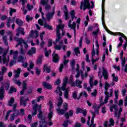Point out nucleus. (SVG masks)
Segmentation results:
<instances>
[{"label": "nucleus", "instance_id": "obj_1", "mask_svg": "<svg viewBox=\"0 0 127 127\" xmlns=\"http://www.w3.org/2000/svg\"><path fill=\"white\" fill-rule=\"evenodd\" d=\"M70 16L71 17V20L70 19L68 22V27L71 28V29H73L74 33V37H76V22H73L72 24H71L72 21L74 20V18L75 19H77V17L75 16V11L73 10H71L70 12Z\"/></svg>", "mask_w": 127, "mask_h": 127}, {"label": "nucleus", "instance_id": "obj_2", "mask_svg": "<svg viewBox=\"0 0 127 127\" xmlns=\"http://www.w3.org/2000/svg\"><path fill=\"white\" fill-rule=\"evenodd\" d=\"M65 27L64 25H62L61 23H60L57 26L56 29V31L57 33V38L56 39V44L58 43L60 41V39H61V33H60V29L63 31V28Z\"/></svg>", "mask_w": 127, "mask_h": 127}, {"label": "nucleus", "instance_id": "obj_3", "mask_svg": "<svg viewBox=\"0 0 127 127\" xmlns=\"http://www.w3.org/2000/svg\"><path fill=\"white\" fill-rule=\"evenodd\" d=\"M105 0H102V23L105 30H106V31L108 32V33H110V34H112L113 32L110 31V30H109L108 28H107V27L105 26V15L104 14V12H105Z\"/></svg>", "mask_w": 127, "mask_h": 127}, {"label": "nucleus", "instance_id": "obj_4", "mask_svg": "<svg viewBox=\"0 0 127 127\" xmlns=\"http://www.w3.org/2000/svg\"><path fill=\"white\" fill-rule=\"evenodd\" d=\"M83 6V10H86L87 8L90 9L91 8V4L89 0H84V1H82L80 4V9H82Z\"/></svg>", "mask_w": 127, "mask_h": 127}, {"label": "nucleus", "instance_id": "obj_5", "mask_svg": "<svg viewBox=\"0 0 127 127\" xmlns=\"http://www.w3.org/2000/svg\"><path fill=\"white\" fill-rule=\"evenodd\" d=\"M105 95H106L105 98L104 99L105 101V103L107 104V103H108V100H109V98H110V97H112V96H113V93L114 92V91L113 90V89H110V93H109V92H108V90L109 89V87H105Z\"/></svg>", "mask_w": 127, "mask_h": 127}, {"label": "nucleus", "instance_id": "obj_6", "mask_svg": "<svg viewBox=\"0 0 127 127\" xmlns=\"http://www.w3.org/2000/svg\"><path fill=\"white\" fill-rule=\"evenodd\" d=\"M6 55V52H4L2 55V62L1 61V57H0V63H3V64H5V66H7L8 65V62H9V60L5 58V56Z\"/></svg>", "mask_w": 127, "mask_h": 127}, {"label": "nucleus", "instance_id": "obj_7", "mask_svg": "<svg viewBox=\"0 0 127 127\" xmlns=\"http://www.w3.org/2000/svg\"><path fill=\"white\" fill-rule=\"evenodd\" d=\"M35 100H33L32 101V106L33 107V112L32 113V116H35L36 114H37V108L38 107V105L37 104H35Z\"/></svg>", "mask_w": 127, "mask_h": 127}, {"label": "nucleus", "instance_id": "obj_8", "mask_svg": "<svg viewBox=\"0 0 127 127\" xmlns=\"http://www.w3.org/2000/svg\"><path fill=\"white\" fill-rule=\"evenodd\" d=\"M113 109H114V110H115V117H117L118 120V119H120V116H121V115H119L118 116V113H117V111H118V110H119V109L118 108V105L115 104L114 105L111 106H110V111L111 112H114Z\"/></svg>", "mask_w": 127, "mask_h": 127}, {"label": "nucleus", "instance_id": "obj_9", "mask_svg": "<svg viewBox=\"0 0 127 127\" xmlns=\"http://www.w3.org/2000/svg\"><path fill=\"white\" fill-rule=\"evenodd\" d=\"M104 104H106L104 102L100 104L99 105H98L96 104H94L93 105V109L94 110L96 114H97L98 115H99V109H100L101 108V107H102V106H103V105H104Z\"/></svg>", "mask_w": 127, "mask_h": 127}, {"label": "nucleus", "instance_id": "obj_10", "mask_svg": "<svg viewBox=\"0 0 127 127\" xmlns=\"http://www.w3.org/2000/svg\"><path fill=\"white\" fill-rule=\"evenodd\" d=\"M103 76L104 77V79L105 80H108L109 79V74L108 73V71H107L106 69L104 68L103 70V74L102 75H100L99 78L100 80L102 79Z\"/></svg>", "mask_w": 127, "mask_h": 127}, {"label": "nucleus", "instance_id": "obj_11", "mask_svg": "<svg viewBox=\"0 0 127 127\" xmlns=\"http://www.w3.org/2000/svg\"><path fill=\"white\" fill-rule=\"evenodd\" d=\"M109 122L111 124H108V121H105L104 123V127H111V126H114L115 125V120L113 118L109 119Z\"/></svg>", "mask_w": 127, "mask_h": 127}, {"label": "nucleus", "instance_id": "obj_12", "mask_svg": "<svg viewBox=\"0 0 127 127\" xmlns=\"http://www.w3.org/2000/svg\"><path fill=\"white\" fill-rule=\"evenodd\" d=\"M95 55H96V52H95V48H94V46H93V50H92V59L91 60L93 64H94V63L99 61V60L100 59V58H97V59H96L95 60V59H94V57Z\"/></svg>", "mask_w": 127, "mask_h": 127}, {"label": "nucleus", "instance_id": "obj_13", "mask_svg": "<svg viewBox=\"0 0 127 127\" xmlns=\"http://www.w3.org/2000/svg\"><path fill=\"white\" fill-rule=\"evenodd\" d=\"M121 61H122V70H124L125 72L127 73V64H126V57H124V60H121Z\"/></svg>", "mask_w": 127, "mask_h": 127}, {"label": "nucleus", "instance_id": "obj_14", "mask_svg": "<svg viewBox=\"0 0 127 127\" xmlns=\"http://www.w3.org/2000/svg\"><path fill=\"white\" fill-rule=\"evenodd\" d=\"M28 100V98L24 100V97H21L20 99V106H23V107H26V102H27V101Z\"/></svg>", "mask_w": 127, "mask_h": 127}, {"label": "nucleus", "instance_id": "obj_15", "mask_svg": "<svg viewBox=\"0 0 127 127\" xmlns=\"http://www.w3.org/2000/svg\"><path fill=\"white\" fill-rule=\"evenodd\" d=\"M42 85H43L45 89H47L48 90H51L52 89V85L47 82H43Z\"/></svg>", "mask_w": 127, "mask_h": 127}, {"label": "nucleus", "instance_id": "obj_16", "mask_svg": "<svg viewBox=\"0 0 127 127\" xmlns=\"http://www.w3.org/2000/svg\"><path fill=\"white\" fill-rule=\"evenodd\" d=\"M53 117V113L52 112H50L48 116V119H49L48 122H47V124L49 126H53V123H52V121H51V119H52Z\"/></svg>", "mask_w": 127, "mask_h": 127}, {"label": "nucleus", "instance_id": "obj_17", "mask_svg": "<svg viewBox=\"0 0 127 127\" xmlns=\"http://www.w3.org/2000/svg\"><path fill=\"white\" fill-rule=\"evenodd\" d=\"M16 17V16H14L13 17L12 19H11V18H10V17L7 18L6 20V26H7V27H9V26H10V22H13L15 20Z\"/></svg>", "mask_w": 127, "mask_h": 127}, {"label": "nucleus", "instance_id": "obj_18", "mask_svg": "<svg viewBox=\"0 0 127 127\" xmlns=\"http://www.w3.org/2000/svg\"><path fill=\"white\" fill-rule=\"evenodd\" d=\"M52 56L53 62H54V63H58V62H59V57L58 55L55 54V51L54 52Z\"/></svg>", "mask_w": 127, "mask_h": 127}, {"label": "nucleus", "instance_id": "obj_19", "mask_svg": "<svg viewBox=\"0 0 127 127\" xmlns=\"http://www.w3.org/2000/svg\"><path fill=\"white\" fill-rule=\"evenodd\" d=\"M64 19L65 20H68L69 18H70V16L69 15V14H68V9H67V6L65 5L64 6Z\"/></svg>", "mask_w": 127, "mask_h": 127}, {"label": "nucleus", "instance_id": "obj_20", "mask_svg": "<svg viewBox=\"0 0 127 127\" xmlns=\"http://www.w3.org/2000/svg\"><path fill=\"white\" fill-rule=\"evenodd\" d=\"M55 13L54 12H50L49 11H48L46 14V18L47 20L49 21H50L51 19H52L53 17V15H54Z\"/></svg>", "mask_w": 127, "mask_h": 127}, {"label": "nucleus", "instance_id": "obj_21", "mask_svg": "<svg viewBox=\"0 0 127 127\" xmlns=\"http://www.w3.org/2000/svg\"><path fill=\"white\" fill-rule=\"evenodd\" d=\"M4 88L3 87V85H2L0 87V100H2L3 99V97H4Z\"/></svg>", "mask_w": 127, "mask_h": 127}, {"label": "nucleus", "instance_id": "obj_22", "mask_svg": "<svg viewBox=\"0 0 127 127\" xmlns=\"http://www.w3.org/2000/svg\"><path fill=\"white\" fill-rule=\"evenodd\" d=\"M35 52H36V49L34 47H32L31 49L27 52V54L29 56H32L33 54H35Z\"/></svg>", "mask_w": 127, "mask_h": 127}, {"label": "nucleus", "instance_id": "obj_23", "mask_svg": "<svg viewBox=\"0 0 127 127\" xmlns=\"http://www.w3.org/2000/svg\"><path fill=\"white\" fill-rule=\"evenodd\" d=\"M15 41H16V42H18L16 45V47H18L19 45H21V44H22V42H23V39H22V38H19L16 37L15 38Z\"/></svg>", "mask_w": 127, "mask_h": 127}, {"label": "nucleus", "instance_id": "obj_24", "mask_svg": "<svg viewBox=\"0 0 127 127\" xmlns=\"http://www.w3.org/2000/svg\"><path fill=\"white\" fill-rule=\"evenodd\" d=\"M79 113H81L83 114V115L84 117H86V116H87V110H84L81 108H77V111H76V114H79Z\"/></svg>", "mask_w": 127, "mask_h": 127}, {"label": "nucleus", "instance_id": "obj_25", "mask_svg": "<svg viewBox=\"0 0 127 127\" xmlns=\"http://www.w3.org/2000/svg\"><path fill=\"white\" fill-rule=\"evenodd\" d=\"M20 72H21V69L20 68H18L16 70L14 71V73H15L14 77L15 79L19 77Z\"/></svg>", "mask_w": 127, "mask_h": 127}, {"label": "nucleus", "instance_id": "obj_26", "mask_svg": "<svg viewBox=\"0 0 127 127\" xmlns=\"http://www.w3.org/2000/svg\"><path fill=\"white\" fill-rule=\"evenodd\" d=\"M37 36H38V31L36 30H35L34 32L33 31H31V34L30 35L29 37H33V38H37Z\"/></svg>", "mask_w": 127, "mask_h": 127}, {"label": "nucleus", "instance_id": "obj_27", "mask_svg": "<svg viewBox=\"0 0 127 127\" xmlns=\"http://www.w3.org/2000/svg\"><path fill=\"white\" fill-rule=\"evenodd\" d=\"M42 58H43V55L39 56L36 62V64L38 66H40L41 65V64L42 63Z\"/></svg>", "mask_w": 127, "mask_h": 127}, {"label": "nucleus", "instance_id": "obj_28", "mask_svg": "<svg viewBox=\"0 0 127 127\" xmlns=\"http://www.w3.org/2000/svg\"><path fill=\"white\" fill-rule=\"evenodd\" d=\"M55 93H56V94H58V93H60L59 96L60 97H62V95H63V93L61 91V88H60V86H59L57 87L56 90L55 91Z\"/></svg>", "mask_w": 127, "mask_h": 127}, {"label": "nucleus", "instance_id": "obj_29", "mask_svg": "<svg viewBox=\"0 0 127 127\" xmlns=\"http://www.w3.org/2000/svg\"><path fill=\"white\" fill-rule=\"evenodd\" d=\"M38 112H39V114L38 115V119H39L40 121L45 120V117H43L42 111H40V110H39V111H38Z\"/></svg>", "mask_w": 127, "mask_h": 127}, {"label": "nucleus", "instance_id": "obj_30", "mask_svg": "<svg viewBox=\"0 0 127 127\" xmlns=\"http://www.w3.org/2000/svg\"><path fill=\"white\" fill-rule=\"evenodd\" d=\"M75 83L76 87H78L80 89L82 88V85H81V84L82 83V80H80L79 79H77L75 80Z\"/></svg>", "mask_w": 127, "mask_h": 127}, {"label": "nucleus", "instance_id": "obj_31", "mask_svg": "<svg viewBox=\"0 0 127 127\" xmlns=\"http://www.w3.org/2000/svg\"><path fill=\"white\" fill-rule=\"evenodd\" d=\"M39 126L40 127H47L45 120H40Z\"/></svg>", "mask_w": 127, "mask_h": 127}, {"label": "nucleus", "instance_id": "obj_32", "mask_svg": "<svg viewBox=\"0 0 127 127\" xmlns=\"http://www.w3.org/2000/svg\"><path fill=\"white\" fill-rule=\"evenodd\" d=\"M17 32L21 34L22 35H24L25 34V32H24V29L21 27H19L17 29Z\"/></svg>", "mask_w": 127, "mask_h": 127}, {"label": "nucleus", "instance_id": "obj_33", "mask_svg": "<svg viewBox=\"0 0 127 127\" xmlns=\"http://www.w3.org/2000/svg\"><path fill=\"white\" fill-rule=\"evenodd\" d=\"M44 72H45V71H47V73H50V72H51V69L50 68V66H47V65L45 64L44 65Z\"/></svg>", "mask_w": 127, "mask_h": 127}, {"label": "nucleus", "instance_id": "obj_34", "mask_svg": "<svg viewBox=\"0 0 127 127\" xmlns=\"http://www.w3.org/2000/svg\"><path fill=\"white\" fill-rule=\"evenodd\" d=\"M58 104H57V106L59 108H60V107H61V106H62V104H63V99H62V97H60L58 99Z\"/></svg>", "mask_w": 127, "mask_h": 127}, {"label": "nucleus", "instance_id": "obj_35", "mask_svg": "<svg viewBox=\"0 0 127 127\" xmlns=\"http://www.w3.org/2000/svg\"><path fill=\"white\" fill-rule=\"evenodd\" d=\"M69 116L72 117L73 116V110L69 111V114L68 113H66L64 114V116L66 117L67 120H69Z\"/></svg>", "mask_w": 127, "mask_h": 127}, {"label": "nucleus", "instance_id": "obj_36", "mask_svg": "<svg viewBox=\"0 0 127 127\" xmlns=\"http://www.w3.org/2000/svg\"><path fill=\"white\" fill-rule=\"evenodd\" d=\"M12 80L13 82H14V83L16 85H18L19 87H20V86H21V82L20 81V80H17L15 78H13Z\"/></svg>", "mask_w": 127, "mask_h": 127}, {"label": "nucleus", "instance_id": "obj_37", "mask_svg": "<svg viewBox=\"0 0 127 127\" xmlns=\"http://www.w3.org/2000/svg\"><path fill=\"white\" fill-rule=\"evenodd\" d=\"M16 23L19 26L21 27L22 25H23V21L20 20V19L17 18L16 19Z\"/></svg>", "mask_w": 127, "mask_h": 127}, {"label": "nucleus", "instance_id": "obj_38", "mask_svg": "<svg viewBox=\"0 0 127 127\" xmlns=\"http://www.w3.org/2000/svg\"><path fill=\"white\" fill-rule=\"evenodd\" d=\"M53 44L55 45V49L56 50H61V48H62V46L60 45H57L55 42H53Z\"/></svg>", "mask_w": 127, "mask_h": 127}, {"label": "nucleus", "instance_id": "obj_39", "mask_svg": "<svg viewBox=\"0 0 127 127\" xmlns=\"http://www.w3.org/2000/svg\"><path fill=\"white\" fill-rule=\"evenodd\" d=\"M82 96H84V97H85V98H87V97H88V94H87V93H86V92L83 91L81 93H80L78 99L77 98V100H80V99L81 98V97H82Z\"/></svg>", "mask_w": 127, "mask_h": 127}, {"label": "nucleus", "instance_id": "obj_40", "mask_svg": "<svg viewBox=\"0 0 127 127\" xmlns=\"http://www.w3.org/2000/svg\"><path fill=\"white\" fill-rule=\"evenodd\" d=\"M75 63H76L75 60H72L70 61V66L73 70H75Z\"/></svg>", "mask_w": 127, "mask_h": 127}, {"label": "nucleus", "instance_id": "obj_41", "mask_svg": "<svg viewBox=\"0 0 127 127\" xmlns=\"http://www.w3.org/2000/svg\"><path fill=\"white\" fill-rule=\"evenodd\" d=\"M80 73H81L82 80H84V77H87L88 76V72L87 71H85V72L84 73H84H83V70H81Z\"/></svg>", "mask_w": 127, "mask_h": 127}, {"label": "nucleus", "instance_id": "obj_42", "mask_svg": "<svg viewBox=\"0 0 127 127\" xmlns=\"http://www.w3.org/2000/svg\"><path fill=\"white\" fill-rule=\"evenodd\" d=\"M57 111L58 114H60L61 115H64L65 112H66L64 109H61L60 108L57 109Z\"/></svg>", "mask_w": 127, "mask_h": 127}, {"label": "nucleus", "instance_id": "obj_43", "mask_svg": "<svg viewBox=\"0 0 127 127\" xmlns=\"http://www.w3.org/2000/svg\"><path fill=\"white\" fill-rule=\"evenodd\" d=\"M14 103V98L11 97L10 100L8 101V105L10 107H12V104Z\"/></svg>", "mask_w": 127, "mask_h": 127}, {"label": "nucleus", "instance_id": "obj_44", "mask_svg": "<svg viewBox=\"0 0 127 127\" xmlns=\"http://www.w3.org/2000/svg\"><path fill=\"white\" fill-rule=\"evenodd\" d=\"M48 1H49V0H41V4L42 5H46L48 4Z\"/></svg>", "mask_w": 127, "mask_h": 127}, {"label": "nucleus", "instance_id": "obj_45", "mask_svg": "<svg viewBox=\"0 0 127 127\" xmlns=\"http://www.w3.org/2000/svg\"><path fill=\"white\" fill-rule=\"evenodd\" d=\"M2 39L5 45H8V43H7V37L6 36H3Z\"/></svg>", "mask_w": 127, "mask_h": 127}, {"label": "nucleus", "instance_id": "obj_46", "mask_svg": "<svg viewBox=\"0 0 127 127\" xmlns=\"http://www.w3.org/2000/svg\"><path fill=\"white\" fill-rule=\"evenodd\" d=\"M13 92H16V88L13 87V86H11L9 91V94H12Z\"/></svg>", "mask_w": 127, "mask_h": 127}, {"label": "nucleus", "instance_id": "obj_47", "mask_svg": "<svg viewBox=\"0 0 127 127\" xmlns=\"http://www.w3.org/2000/svg\"><path fill=\"white\" fill-rule=\"evenodd\" d=\"M19 53L20 55H24L25 54V51L23 50V47H22L19 50Z\"/></svg>", "mask_w": 127, "mask_h": 127}, {"label": "nucleus", "instance_id": "obj_48", "mask_svg": "<svg viewBox=\"0 0 127 127\" xmlns=\"http://www.w3.org/2000/svg\"><path fill=\"white\" fill-rule=\"evenodd\" d=\"M22 87V90L24 91H25L27 88V84H26V82H25V81H23Z\"/></svg>", "mask_w": 127, "mask_h": 127}, {"label": "nucleus", "instance_id": "obj_49", "mask_svg": "<svg viewBox=\"0 0 127 127\" xmlns=\"http://www.w3.org/2000/svg\"><path fill=\"white\" fill-rule=\"evenodd\" d=\"M68 124H71V122L69 120H66L64 122V123L63 124V127H68Z\"/></svg>", "mask_w": 127, "mask_h": 127}, {"label": "nucleus", "instance_id": "obj_50", "mask_svg": "<svg viewBox=\"0 0 127 127\" xmlns=\"http://www.w3.org/2000/svg\"><path fill=\"white\" fill-rule=\"evenodd\" d=\"M64 97L65 98V99H68V95H69V90L68 89H66L64 91Z\"/></svg>", "mask_w": 127, "mask_h": 127}, {"label": "nucleus", "instance_id": "obj_51", "mask_svg": "<svg viewBox=\"0 0 127 127\" xmlns=\"http://www.w3.org/2000/svg\"><path fill=\"white\" fill-rule=\"evenodd\" d=\"M96 47L97 49H96V55H99V47H100V45H99V43L98 42V41H96L95 42Z\"/></svg>", "mask_w": 127, "mask_h": 127}, {"label": "nucleus", "instance_id": "obj_52", "mask_svg": "<svg viewBox=\"0 0 127 127\" xmlns=\"http://www.w3.org/2000/svg\"><path fill=\"white\" fill-rule=\"evenodd\" d=\"M44 27L45 28H47L49 30H52V27L46 23H44Z\"/></svg>", "mask_w": 127, "mask_h": 127}, {"label": "nucleus", "instance_id": "obj_53", "mask_svg": "<svg viewBox=\"0 0 127 127\" xmlns=\"http://www.w3.org/2000/svg\"><path fill=\"white\" fill-rule=\"evenodd\" d=\"M112 76L113 77V80L115 82H118L119 81V77L116 76L115 73L112 74Z\"/></svg>", "mask_w": 127, "mask_h": 127}, {"label": "nucleus", "instance_id": "obj_54", "mask_svg": "<svg viewBox=\"0 0 127 127\" xmlns=\"http://www.w3.org/2000/svg\"><path fill=\"white\" fill-rule=\"evenodd\" d=\"M39 10L40 11V12H41V14H42V18L43 19V20H45V18L44 17V13H43V12H42V7H40Z\"/></svg>", "mask_w": 127, "mask_h": 127}, {"label": "nucleus", "instance_id": "obj_55", "mask_svg": "<svg viewBox=\"0 0 127 127\" xmlns=\"http://www.w3.org/2000/svg\"><path fill=\"white\" fill-rule=\"evenodd\" d=\"M13 12H16V9L10 8L9 11V14L10 16H12V13H13Z\"/></svg>", "mask_w": 127, "mask_h": 127}, {"label": "nucleus", "instance_id": "obj_56", "mask_svg": "<svg viewBox=\"0 0 127 127\" xmlns=\"http://www.w3.org/2000/svg\"><path fill=\"white\" fill-rule=\"evenodd\" d=\"M67 84H68V77H65L64 79V83L63 84L64 86H67Z\"/></svg>", "mask_w": 127, "mask_h": 127}, {"label": "nucleus", "instance_id": "obj_57", "mask_svg": "<svg viewBox=\"0 0 127 127\" xmlns=\"http://www.w3.org/2000/svg\"><path fill=\"white\" fill-rule=\"evenodd\" d=\"M4 87L6 91H7L9 89V82L7 81L4 85Z\"/></svg>", "mask_w": 127, "mask_h": 127}, {"label": "nucleus", "instance_id": "obj_58", "mask_svg": "<svg viewBox=\"0 0 127 127\" xmlns=\"http://www.w3.org/2000/svg\"><path fill=\"white\" fill-rule=\"evenodd\" d=\"M74 52L76 56H78V54H80V51H79V47H77L74 49Z\"/></svg>", "mask_w": 127, "mask_h": 127}, {"label": "nucleus", "instance_id": "obj_59", "mask_svg": "<svg viewBox=\"0 0 127 127\" xmlns=\"http://www.w3.org/2000/svg\"><path fill=\"white\" fill-rule=\"evenodd\" d=\"M27 7L28 10H31V9L33 8V5H31L30 4L28 3L27 4Z\"/></svg>", "mask_w": 127, "mask_h": 127}, {"label": "nucleus", "instance_id": "obj_60", "mask_svg": "<svg viewBox=\"0 0 127 127\" xmlns=\"http://www.w3.org/2000/svg\"><path fill=\"white\" fill-rule=\"evenodd\" d=\"M64 110L66 112L68 110V104L64 103L63 105Z\"/></svg>", "mask_w": 127, "mask_h": 127}, {"label": "nucleus", "instance_id": "obj_61", "mask_svg": "<svg viewBox=\"0 0 127 127\" xmlns=\"http://www.w3.org/2000/svg\"><path fill=\"white\" fill-rule=\"evenodd\" d=\"M35 71H36V74L38 75V76H39L40 74V72H41V70L39 69L38 67L35 68Z\"/></svg>", "mask_w": 127, "mask_h": 127}, {"label": "nucleus", "instance_id": "obj_62", "mask_svg": "<svg viewBox=\"0 0 127 127\" xmlns=\"http://www.w3.org/2000/svg\"><path fill=\"white\" fill-rule=\"evenodd\" d=\"M45 9H46V10H50V9H51V6L48 4L45 5Z\"/></svg>", "mask_w": 127, "mask_h": 127}, {"label": "nucleus", "instance_id": "obj_63", "mask_svg": "<svg viewBox=\"0 0 127 127\" xmlns=\"http://www.w3.org/2000/svg\"><path fill=\"white\" fill-rule=\"evenodd\" d=\"M89 83L90 87H93L94 86V83L93 82V77H91L89 79Z\"/></svg>", "mask_w": 127, "mask_h": 127}, {"label": "nucleus", "instance_id": "obj_64", "mask_svg": "<svg viewBox=\"0 0 127 127\" xmlns=\"http://www.w3.org/2000/svg\"><path fill=\"white\" fill-rule=\"evenodd\" d=\"M33 17H31L30 15H27L26 17V21L29 22V20H32Z\"/></svg>", "mask_w": 127, "mask_h": 127}]
</instances>
